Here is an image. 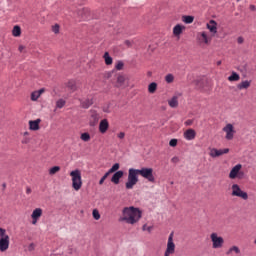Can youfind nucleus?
Listing matches in <instances>:
<instances>
[{"label": "nucleus", "instance_id": "12", "mask_svg": "<svg viewBox=\"0 0 256 256\" xmlns=\"http://www.w3.org/2000/svg\"><path fill=\"white\" fill-rule=\"evenodd\" d=\"M116 83L118 87L125 89L126 87H129V77L120 74L117 76Z\"/></svg>", "mask_w": 256, "mask_h": 256}, {"label": "nucleus", "instance_id": "33", "mask_svg": "<svg viewBox=\"0 0 256 256\" xmlns=\"http://www.w3.org/2000/svg\"><path fill=\"white\" fill-rule=\"evenodd\" d=\"M92 217L93 219H95V221H99V219H101V214L99 213V210L94 209L92 211Z\"/></svg>", "mask_w": 256, "mask_h": 256}, {"label": "nucleus", "instance_id": "21", "mask_svg": "<svg viewBox=\"0 0 256 256\" xmlns=\"http://www.w3.org/2000/svg\"><path fill=\"white\" fill-rule=\"evenodd\" d=\"M45 93V88H42L40 90L33 91L30 95L31 101H38L39 97H41V94Z\"/></svg>", "mask_w": 256, "mask_h": 256}, {"label": "nucleus", "instance_id": "29", "mask_svg": "<svg viewBox=\"0 0 256 256\" xmlns=\"http://www.w3.org/2000/svg\"><path fill=\"white\" fill-rule=\"evenodd\" d=\"M155 91H157V83L152 82L148 85V92L153 94V93H155Z\"/></svg>", "mask_w": 256, "mask_h": 256}, {"label": "nucleus", "instance_id": "37", "mask_svg": "<svg viewBox=\"0 0 256 256\" xmlns=\"http://www.w3.org/2000/svg\"><path fill=\"white\" fill-rule=\"evenodd\" d=\"M22 145H29L31 143V137L29 136H23L21 140Z\"/></svg>", "mask_w": 256, "mask_h": 256}, {"label": "nucleus", "instance_id": "13", "mask_svg": "<svg viewBox=\"0 0 256 256\" xmlns=\"http://www.w3.org/2000/svg\"><path fill=\"white\" fill-rule=\"evenodd\" d=\"M9 243H10L9 235L6 234V236H2L0 238V251H1V253H5V251H7V249H9Z\"/></svg>", "mask_w": 256, "mask_h": 256}, {"label": "nucleus", "instance_id": "31", "mask_svg": "<svg viewBox=\"0 0 256 256\" xmlns=\"http://www.w3.org/2000/svg\"><path fill=\"white\" fill-rule=\"evenodd\" d=\"M209 155L210 157H212V159H216V157H219L217 148H209Z\"/></svg>", "mask_w": 256, "mask_h": 256}, {"label": "nucleus", "instance_id": "28", "mask_svg": "<svg viewBox=\"0 0 256 256\" xmlns=\"http://www.w3.org/2000/svg\"><path fill=\"white\" fill-rule=\"evenodd\" d=\"M120 167H121V165L119 163H115V164H113V166L107 172L110 175H111V173H117V171H119Z\"/></svg>", "mask_w": 256, "mask_h": 256}, {"label": "nucleus", "instance_id": "23", "mask_svg": "<svg viewBox=\"0 0 256 256\" xmlns=\"http://www.w3.org/2000/svg\"><path fill=\"white\" fill-rule=\"evenodd\" d=\"M80 105H81L82 109H89V107H91V105H93V98H86V99L82 100Z\"/></svg>", "mask_w": 256, "mask_h": 256}, {"label": "nucleus", "instance_id": "30", "mask_svg": "<svg viewBox=\"0 0 256 256\" xmlns=\"http://www.w3.org/2000/svg\"><path fill=\"white\" fill-rule=\"evenodd\" d=\"M61 171V167L59 166H53L48 170L49 175H56V173H59Z\"/></svg>", "mask_w": 256, "mask_h": 256}, {"label": "nucleus", "instance_id": "6", "mask_svg": "<svg viewBox=\"0 0 256 256\" xmlns=\"http://www.w3.org/2000/svg\"><path fill=\"white\" fill-rule=\"evenodd\" d=\"M222 131L225 133V140L226 141H233L235 137V126L233 124L228 123L223 127Z\"/></svg>", "mask_w": 256, "mask_h": 256}, {"label": "nucleus", "instance_id": "11", "mask_svg": "<svg viewBox=\"0 0 256 256\" xmlns=\"http://www.w3.org/2000/svg\"><path fill=\"white\" fill-rule=\"evenodd\" d=\"M89 113H90L89 125L90 127H95V125L99 123V119H101V115L95 110H90Z\"/></svg>", "mask_w": 256, "mask_h": 256}, {"label": "nucleus", "instance_id": "2", "mask_svg": "<svg viewBox=\"0 0 256 256\" xmlns=\"http://www.w3.org/2000/svg\"><path fill=\"white\" fill-rule=\"evenodd\" d=\"M141 217H143L141 209L129 206L122 209L119 221L120 223H127V225H136L138 221H141Z\"/></svg>", "mask_w": 256, "mask_h": 256}, {"label": "nucleus", "instance_id": "10", "mask_svg": "<svg viewBox=\"0 0 256 256\" xmlns=\"http://www.w3.org/2000/svg\"><path fill=\"white\" fill-rule=\"evenodd\" d=\"M41 217H43V209L35 208L31 214L32 225H37V223H39V220L41 219Z\"/></svg>", "mask_w": 256, "mask_h": 256}, {"label": "nucleus", "instance_id": "32", "mask_svg": "<svg viewBox=\"0 0 256 256\" xmlns=\"http://www.w3.org/2000/svg\"><path fill=\"white\" fill-rule=\"evenodd\" d=\"M66 103L67 102L64 99H59V100L56 101V108L57 109H63V107Z\"/></svg>", "mask_w": 256, "mask_h": 256}, {"label": "nucleus", "instance_id": "27", "mask_svg": "<svg viewBox=\"0 0 256 256\" xmlns=\"http://www.w3.org/2000/svg\"><path fill=\"white\" fill-rule=\"evenodd\" d=\"M241 79V76L237 72H232L231 75L228 77V81L233 82V81H239Z\"/></svg>", "mask_w": 256, "mask_h": 256}, {"label": "nucleus", "instance_id": "54", "mask_svg": "<svg viewBox=\"0 0 256 256\" xmlns=\"http://www.w3.org/2000/svg\"><path fill=\"white\" fill-rule=\"evenodd\" d=\"M26 193L29 195L31 193V188H27Z\"/></svg>", "mask_w": 256, "mask_h": 256}, {"label": "nucleus", "instance_id": "26", "mask_svg": "<svg viewBox=\"0 0 256 256\" xmlns=\"http://www.w3.org/2000/svg\"><path fill=\"white\" fill-rule=\"evenodd\" d=\"M104 61L106 65H113V58L109 55V52L104 53Z\"/></svg>", "mask_w": 256, "mask_h": 256}, {"label": "nucleus", "instance_id": "58", "mask_svg": "<svg viewBox=\"0 0 256 256\" xmlns=\"http://www.w3.org/2000/svg\"><path fill=\"white\" fill-rule=\"evenodd\" d=\"M238 2L241 1V0H237Z\"/></svg>", "mask_w": 256, "mask_h": 256}, {"label": "nucleus", "instance_id": "15", "mask_svg": "<svg viewBox=\"0 0 256 256\" xmlns=\"http://www.w3.org/2000/svg\"><path fill=\"white\" fill-rule=\"evenodd\" d=\"M183 137L186 141H193L195 139V137H197V132L195 130H193L192 128L187 129L183 133Z\"/></svg>", "mask_w": 256, "mask_h": 256}, {"label": "nucleus", "instance_id": "3", "mask_svg": "<svg viewBox=\"0 0 256 256\" xmlns=\"http://www.w3.org/2000/svg\"><path fill=\"white\" fill-rule=\"evenodd\" d=\"M70 177L72 181V189H74V191H80L81 187H83V177L81 176V170L74 169L70 171Z\"/></svg>", "mask_w": 256, "mask_h": 256}, {"label": "nucleus", "instance_id": "41", "mask_svg": "<svg viewBox=\"0 0 256 256\" xmlns=\"http://www.w3.org/2000/svg\"><path fill=\"white\" fill-rule=\"evenodd\" d=\"M142 229L143 231H148V233H151L153 231V226H147V224H144Z\"/></svg>", "mask_w": 256, "mask_h": 256}, {"label": "nucleus", "instance_id": "51", "mask_svg": "<svg viewBox=\"0 0 256 256\" xmlns=\"http://www.w3.org/2000/svg\"><path fill=\"white\" fill-rule=\"evenodd\" d=\"M250 11H256V7H255V5H250Z\"/></svg>", "mask_w": 256, "mask_h": 256}, {"label": "nucleus", "instance_id": "35", "mask_svg": "<svg viewBox=\"0 0 256 256\" xmlns=\"http://www.w3.org/2000/svg\"><path fill=\"white\" fill-rule=\"evenodd\" d=\"M67 87L71 91H75V89H77V86L75 85V81H73V80L68 81Z\"/></svg>", "mask_w": 256, "mask_h": 256}, {"label": "nucleus", "instance_id": "24", "mask_svg": "<svg viewBox=\"0 0 256 256\" xmlns=\"http://www.w3.org/2000/svg\"><path fill=\"white\" fill-rule=\"evenodd\" d=\"M182 21L186 25H191V23H193V21H195V17L185 15V16H182Z\"/></svg>", "mask_w": 256, "mask_h": 256}, {"label": "nucleus", "instance_id": "7", "mask_svg": "<svg viewBox=\"0 0 256 256\" xmlns=\"http://www.w3.org/2000/svg\"><path fill=\"white\" fill-rule=\"evenodd\" d=\"M210 239L212 241V247L213 249H221V247H223L225 240L223 239V237L219 236V234L213 232L210 235Z\"/></svg>", "mask_w": 256, "mask_h": 256}, {"label": "nucleus", "instance_id": "55", "mask_svg": "<svg viewBox=\"0 0 256 256\" xmlns=\"http://www.w3.org/2000/svg\"><path fill=\"white\" fill-rule=\"evenodd\" d=\"M186 125H191V121L190 120L186 121Z\"/></svg>", "mask_w": 256, "mask_h": 256}, {"label": "nucleus", "instance_id": "4", "mask_svg": "<svg viewBox=\"0 0 256 256\" xmlns=\"http://www.w3.org/2000/svg\"><path fill=\"white\" fill-rule=\"evenodd\" d=\"M212 37L209 35L207 31H201L196 34V43L200 47H207V45H211Z\"/></svg>", "mask_w": 256, "mask_h": 256}, {"label": "nucleus", "instance_id": "20", "mask_svg": "<svg viewBox=\"0 0 256 256\" xmlns=\"http://www.w3.org/2000/svg\"><path fill=\"white\" fill-rule=\"evenodd\" d=\"M99 131L104 135L106 131H109V120L103 119L99 124Z\"/></svg>", "mask_w": 256, "mask_h": 256}, {"label": "nucleus", "instance_id": "48", "mask_svg": "<svg viewBox=\"0 0 256 256\" xmlns=\"http://www.w3.org/2000/svg\"><path fill=\"white\" fill-rule=\"evenodd\" d=\"M68 253H69L70 255H73V253H75V249L70 248V249L68 250Z\"/></svg>", "mask_w": 256, "mask_h": 256}, {"label": "nucleus", "instance_id": "8", "mask_svg": "<svg viewBox=\"0 0 256 256\" xmlns=\"http://www.w3.org/2000/svg\"><path fill=\"white\" fill-rule=\"evenodd\" d=\"M241 169H243V165L236 164L229 173V179H243V172H241Z\"/></svg>", "mask_w": 256, "mask_h": 256}, {"label": "nucleus", "instance_id": "14", "mask_svg": "<svg viewBox=\"0 0 256 256\" xmlns=\"http://www.w3.org/2000/svg\"><path fill=\"white\" fill-rule=\"evenodd\" d=\"M186 27L183 24H176L173 27V35L177 39H181V35H183V32L185 31Z\"/></svg>", "mask_w": 256, "mask_h": 256}, {"label": "nucleus", "instance_id": "39", "mask_svg": "<svg viewBox=\"0 0 256 256\" xmlns=\"http://www.w3.org/2000/svg\"><path fill=\"white\" fill-rule=\"evenodd\" d=\"M124 65L125 64L123 63V61H118L115 65V69H117V71H121L123 69Z\"/></svg>", "mask_w": 256, "mask_h": 256}, {"label": "nucleus", "instance_id": "38", "mask_svg": "<svg viewBox=\"0 0 256 256\" xmlns=\"http://www.w3.org/2000/svg\"><path fill=\"white\" fill-rule=\"evenodd\" d=\"M218 157H221V155H227L229 153V148L224 149H217Z\"/></svg>", "mask_w": 256, "mask_h": 256}, {"label": "nucleus", "instance_id": "25", "mask_svg": "<svg viewBox=\"0 0 256 256\" xmlns=\"http://www.w3.org/2000/svg\"><path fill=\"white\" fill-rule=\"evenodd\" d=\"M12 35L13 37H21V27L16 25L12 29Z\"/></svg>", "mask_w": 256, "mask_h": 256}, {"label": "nucleus", "instance_id": "18", "mask_svg": "<svg viewBox=\"0 0 256 256\" xmlns=\"http://www.w3.org/2000/svg\"><path fill=\"white\" fill-rule=\"evenodd\" d=\"M179 97H181V94L174 95V96L168 101L169 107H172V109H176V107H179Z\"/></svg>", "mask_w": 256, "mask_h": 256}, {"label": "nucleus", "instance_id": "49", "mask_svg": "<svg viewBox=\"0 0 256 256\" xmlns=\"http://www.w3.org/2000/svg\"><path fill=\"white\" fill-rule=\"evenodd\" d=\"M124 43H125V45H127V47H131V41L126 40Z\"/></svg>", "mask_w": 256, "mask_h": 256}, {"label": "nucleus", "instance_id": "45", "mask_svg": "<svg viewBox=\"0 0 256 256\" xmlns=\"http://www.w3.org/2000/svg\"><path fill=\"white\" fill-rule=\"evenodd\" d=\"M244 41H245V39L242 36L238 37V39H237V43L239 45H242V43H244Z\"/></svg>", "mask_w": 256, "mask_h": 256}, {"label": "nucleus", "instance_id": "16", "mask_svg": "<svg viewBox=\"0 0 256 256\" xmlns=\"http://www.w3.org/2000/svg\"><path fill=\"white\" fill-rule=\"evenodd\" d=\"M123 175H125V173L122 170H118L113 174L111 182L114 183V185H119L121 179H123Z\"/></svg>", "mask_w": 256, "mask_h": 256}, {"label": "nucleus", "instance_id": "34", "mask_svg": "<svg viewBox=\"0 0 256 256\" xmlns=\"http://www.w3.org/2000/svg\"><path fill=\"white\" fill-rule=\"evenodd\" d=\"M80 139L85 142L91 141V135H89V133H87V132L82 133L80 136Z\"/></svg>", "mask_w": 256, "mask_h": 256}, {"label": "nucleus", "instance_id": "57", "mask_svg": "<svg viewBox=\"0 0 256 256\" xmlns=\"http://www.w3.org/2000/svg\"><path fill=\"white\" fill-rule=\"evenodd\" d=\"M218 65H221V62H218Z\"/></svg>", "mask_w": 256, "mask_h": 256}, {"label": "nucleus", "instance_id": "53", "mask_svg": "<svg viewBox=\"0 0 256 256\" xmlns=\"http://www.w3.org/2000/svg\"><path fill=\"white\" fill-rule=\"evenodd\" d=\"M23 137H29V132H27V131L24 132V133H23Z\"/></svg>", "mask_w": 256, "mask_h": 256}, {"label": "nucleus", "instance_id": "5", "mask_svg": "<svg viewBox=\"0 0 256 256\" xmlns=\"http://www.w3.org/2000/svg\"><path fill=\"white\" fill-rule=\"evenodd\" d=\"M231 196L238 197L239 199H242L243 201H247L249 199V194L247 192H245L243 189H241V186H239V184H232Z\"/></svg>", "mask_w": 256, "mask_h": 256}, {"label": "nucleus", "instance_id": "46", "mask_svg": "<svg viewBox=\"0 0 256 256\" xmlns=\"http://www.w3.org/2000/svg\"><path fill=\"white\" fill-rule=\"evenodd\" d=\"M118 139H125V132H120L117 134Z\"/></svg>", "mask_w": 256, "mask_h": 256}, {"label": "nucleus", "instance_id": "36", "mask_svg": "<svg viewBox=\"0 0 256 256\" xmlns=\"http://www.w3.org/2000/svg\"><path fill=\"white\" fill-rule=\"evenodd\" d=\"M166 83H173L175 81V76L173 74H167L165 76Z\"/></svg>", "mask_w": 256, "mask_h": 256}, {"label": "nucleus", "instance_id": "52", "mask_svg": "<svg viewBox=\"0 0 256 256\" xmlns=\"http://www.w3.org/2000/svg\"><path fill=\"white\" fill-rule=\"evenodd\" d=\"M103 111H104V113H110L109 108H106V107L103 108Z\"/></svg>", "mask_w": 256, "mask_h": 256}, {"label": "nucleus", "instance_id": "1", "mask_svg": "<svg viewBox=\"0 0 256 256\" xmlns=\"http://www.w3.org/2000/svg\"><path fill=\"white\" fill-rule=\"evenodd\" d=\"M139 175L149 183H155V174L153 168L142 167L141 169L129 168L128 179L125 183L126 189H133L139 183Z\"/></svg>", "mask_w": 256, "mask_h": 256}, {"label": "nucleus", "instance_id": "40", "mask_svg": "<svg viewBox=\"0 0 256 256\" xmlns=\"http://www.w3.org/2000/svg\"><path fill=\"white\" fill-rule=\"evenodd\" d=\"M109 173L108 172H106L102 177H101V179H100V181H99V185H103V183H105V180L107 179V177H109Z\"/></svg>", "mask_w": 256, "mask_h": 256}, {"label": "nucleus", "instance_id": "56", "mask_svg": "<svg viewBox=\"0 0 256 256\" xmlns=\"http://www.w3.org/2000/svg\"><path fill=\"white\" fill-rule=\"evenodd\" d=\"M254 244L256 245V238H255V240H254Z\"/></svg>", "mask_w": 256, "mask_h": 256}, {"label": "nucleus", "instance_id": "44", "mask_svg": "<svg viewBox=\"0 0 256 256\" xmlns=\"http://www.w3.org/2000/svg\"><path fill=\"white\" fill-rule=\"evenodd\" d=\"M52 31H53V33H59V25L58 24L54 25L52 27Z\"/></svg>", "mask_w": 256, "mask_h": 256}, {"label": "nucleus", "instance_id": "17", "mask_svg": "<svg viewBox=\"0 0 256 256\" xmlns=\"http://www.w3.org/2000/svg\"><path fill=\"white\" fill-rule=\"evenodd\" d=\"M206 29H208L211 35H217V22L215 20H210L206 24Z\"/></svg>", "mask_w": 256, "mask_h": 256}, {"label": "nucleus", "instance_id": "22", "mask_svg": "<svg viewBox=\"0 0 256 256\" xmlns=\"http://www.w3.org/2000/svg\"><path fill=\"white\" fill-rule=\"evenodd\" d=\"M249 87H251V80H243L237 85V89H239V91L249 89Z\"/></svg>", "mask_w": 256, "mask_h": 256}, {"label": "nucleus", "instance_id": "43", "mask_svg": "<svg viewBox=\"0 0 256 256\" xmlns=\"http://www.w3.org/2000/svg\"><path fill=\"white\" fill-rule=\"evenodd\" d=\"M7 235V230L0 227V237H5Z\"/></svg>", "mask_w": 256, "mask_h": 256}, {"label": "nucleus", "instance_id": "9", "mask_svg": "<svg viewBox=\"0 0 256 256\" xmlns=\"http://www.w3.org/2000/svg\"><path fill=\"white\" fill-rule=\"evenodd\" d=\"M175 254V242H173V232L170 233L167 241L166 250L164 256H171Z\"/></svg>", "mask_w": 256, "mask_h": 256}, {"label": "nucleus", "instance_id": "47", "mask_svg": "<svg viewBox=\"0 0 256 256\" xmlns=\"http://www.w3.org/2000/svg\"><path fill=\"white\" fill-rule=\"evenodd\" d=\"M171 163H175V164L179 163V157L174 156V157L171 159Z\"/></svg>", "mask_w": 256, "mask_h": 256}, {"label": "nucleus", "instance_id": "50", "mask_svg": "<svg viewBox=\"0 0 256 256\" xmlns=\"http://www.w3.org/2000/svg\"><path fill=\"white\" fill-rule=\"evenodd\" d=\"M25 49V46H23V45H20L19 46V48H18V50L20 51V53H22V51Z\"/></svg>", "mask_w": 256, "mask_h": 256}, {"label": "nucleus", "instance_id": "42", "mask_svg": "<svg viewBox=\"0 0 256 256\" xmlns=\"http://www.w3.org/2000/svg\"><path fill=\"white\" fill-rule=\"evenodd\" d=\"M177 143H178L177 139H171L169 141L170 147H177Z\"/></svg>", "mask_w": 256, "mask_h": 256}, {"label": "nucleus", "instance_id": "19", "mask_svg": "<svg viewBox=\"0 0 256 256\" xmlns=\"http://www.w3.org/2000/svg\"><path fill=\"white\" fill-rule=\"evenodd\" d=\"M41 123V119L30 120L28 122L30 131H39V124Z\"/></svg>", "mask_w": 256, "mask_h": 256}]
</instances>
